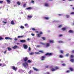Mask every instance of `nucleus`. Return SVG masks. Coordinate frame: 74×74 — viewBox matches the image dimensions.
Masks as SVG:
<instances>
[{
  "instance_id": "nucleus-1",
  "label": "nucleus",
  "mask_w": 74,
  "mask_h": 74,
  "mask_svg": "<svg viewBox=\"0 0 74 74\" xmlns=\"http://www.w3.org/2000/svg\"><path fill=\"white\" fill-rule=\"evenodd\" d=\"M23 66L24 67H26L27 66H28V64L27 63V62H25V63H23Z\"/></svg>"
},
{
  "instance_id": "nucleus-2",
  "label": "nucleus",
  "mask_w": 74,
  "mask_h": 74,
  "mask_svg": "<svg viewBox=\"0 0 74 74\" xmlns=\"http://www.w3.org/2000/svg\"><path fill=\"white\" fill-rule=\"evenodd\" d=\"M45 55V56H52V53H47Z\"/></svg>"
},
{
  "instance_id": "nucleus-3",
  "label": "nucleus",
  "mask_w": 74,
  "mask_h": 74,
  "mask_svg": "<svg viewBox=\"0 0 74 74\" xmlns=\"http://www.w3.org/2000/svg\"><path fill=\"white\" fill-rule=\"evenodd\" d=\"M45 56H42L41 58V60H44L45 59Z\"/></svg>"
},
{
  "instance_id": "nucleus-4",
  "label": "nucleus",
  "mask_w": 74,
  "mask_h": 74,
  "mask_svg": "<svg viewBox=\"0 0 74 74\" xmlns=\"http://www.w3.org/2000/svg\"><path fill=\"white\" fill-rule=\"evenodd\" d=\"M5 40H12V38H11L9 37H5Z\"/></svg>"
},
{
  "instance_id": "nucleus-5",
  "label": "nucleus",
  "mask_w": 74,
  "mask_h": 74,
  "mask_svg": "<svg viewBox=\"0 0 74 74\" xmlns=\"http://www.w3.org/2000/svg\"><path fill=\"white\" fill-rule=\"evenodd\" d=\"M27 60H28V58H27V57L23 59V60L24 62H26V61Z\"/></svg>"
},
{
  "instance_id": "nucleus-6",
  "label": "nucleus",
  "mask_w": 74,
  "mask_h": 74,
  "mask_svg": "<svg viewBox=\"0 0 74 74\" xmlns=\"http://www.w3.org/2000/svg\"><path fill=\"white\" fill-rule=\"evenodd\" d=\"M50 46V44L49 43H47L46 44V47H49Z\"/></svg>"
},
{
  "instance_id": "nucleus-7",
  "label": "nucleus",
  "mask_w": 74,
  "mask_h": 74,
  "mask_svg": "<svg viewBox=\"0 0 74 74\" xmlns=\"http://www.w3.org/2000/svg\"><path fill=\"white\" fill-rule=\"evenodd\" d=\"M23 47L24 48V49H27V48H28V47L27 46V45H23Z\"/></svg>"
},
{
  "instance_id": "nucleus-8",
  "label": "nucleus",
  "mask_w": 74,
  "mask_h": 74,
  "mask_svg": "<svg viewBox=\"0 0 74 74\" xmlns=\"http://www.w3.org/2000/svg\"><path fill=\"white\" fill-rule=\"evenodd\" d=\"M13 49H16L17 48H19V47L16 45L14 46V47H12Z\"/></svg>"
},
{
  "instance_id": "nucleus-9",
  "label": "nucleus",
  "mask_w": 74,
  "mask_h": 74,
  "mask_svg": "<svg viewBox=\"0 0 74 74\" xmlns=\"http://www.w3.org/2000/svg\"><path fill=\"white\" fill-rule=\"evenodd\" d=\"M44 5L45 6H46V7H49V3H45L44 4Z\"/></svg>"
},
{
  "instance_id": "nucleus-10",
  "label": "nucleus",
  "mask_w": 74,
  "mask_h": 74,
  "mask_svg": "<svg viewBox=\"0 0 74 74\" xmlns=\"http://www.w3.org/2000/svg\"><path fill=\"white\" fill-rule=\"evenodd\" d=\"M33 69L34 70V71H38L39 70L38 69H37L34 67L33 68Z\"/></svg>"
},
{
  "instance_id": "nucleus-11",
  "label": "nucleus",
  "mask_w": 74,
  "mask_h": 74,
  "mask_svg": "<svg viewBox=\"0 0 74 74\" xmlns=\"http://www.w3.org/2000/svg\"><path fill=\"white\" fill-rule=\"evenodd\" d=\"M56 69L55 68H53L51 69V71H56Z\"/></svg>"
},
{
  "instance_id": "nucleus-12",
  "label": "nucleus",
  "mask_w": 74,
  "mask_h": 74,
  "mask_svg": "<svg viewBox=\"0 0 74 74\" xmlns=\"http://www.w3.org/2000/svg\"><path fill=\"white\" fill-rule=\"evenodd\" d=\"M69 70L71 71H74V69H73V68L70 67L69 68Z\"/></svg>"
},
{
  "instance_id": "nucleus-13",
  "label": "nucleus",
  "mask_w": 74,
  "mask_h": 74,
  "mask_svg": "<svg viewBox=\"0 0 74 74\" xmlns=\"http://www.w3.org/2000/svg\"><path fill=\"white\" fill-rule=\"evenodd\" d=\"M20 42H26V40H20Z\"/></svg>"
},
{
  "instance_id": "nucleus-14",
  "label": "nucleus",
  "mask_w": 74,
  "mask_h": 74,
  "mask_svg": "<svg viewBox=\"0 0 74 74\" xmlns=\"http://www.w3.org/2000/svg\"><path fill=\"white\" fill-rule=\"evenodd\" d=\"M44 18L46 19V20H49V17H45Z\"/></svg>"
},
{
  "instance_id": "nucleus-15",
  "label": "nucleus",
  "mask_w": 74,
  "mask_h": 74,
  "mask_svg": "<svg viewBox=\"0 0 74 74\" xmlns=\"http://www.w3.org/2000/svg\"><path fill=\"white\" fill-rule=\"evenodd\" d=\"M12 69L13 70H15V71H16V68L15 67V66H12Z\"/></svg>"
},
{
  "instance_id": "nucleus-16",
  "label": "nucleus",
  "mask_w": 74,
  "mask_h": 74,
  "mask_svg": "<svg viewBox=\"0 0 74 74\" xmlns=\"http://www.w3.org/2000/svg\"><path fill=\"white\" fill-rule=\"evenodd\" d=\"M17 4L18 5H21V2L19 1H17Z\"/></svg>"
},
{
  "instance_id": "nucleus-17",
  "label": "nucleus",
  "mask_w": 74,
  "mask_h": 74,
  "mask_svg": "<svg viewBox=\"0 0 74 74\" xmlns=\"http://www.w3.org/2000/svg\"><path fill=\"white\" fill-rule=\"evenodd\" d=\"M69 32V33H74V31L72 30H70Z\"/></svg>"
},
{
  "instance_id": "nucleus-18",
  "label": "nucleus",
  "mask_w": 74,
  "mask_h": 74,
  "mask_svg": "<svg viewBox=\"0 0 74 74\" xmlns=\"http://www.w3.org/2000/svg\"><path fill=\"white\" fill-rule=\"evenodd\" d=\"M11 24L12 25H14L15 24V23H14V22L13 21H12L11 23Z\"/></svg>"
},
{
  "instance_id": "nucleus-19",
  "label": "nucleus",
  "mask_w": 74,
  "mask_h": 74,
  "mask_svg": "<svg viewBox=\"0 0 74 74\" xmlns=\"http://www.w3.org/2000/svg\"><path fill=\"white\" fill-rule=\"evenodd\" d=\"M27 17L28 18H32V15H28L27 16Z\"/></svg>"
},
{
  "instance_id": "nucleus-20",
  "label": "nucleus",
  "mask_w": 74,
  "mask_h": 74,
  "mask_svg": "<svg viewBox=\"0 0 74 74\" xmlns=\"http://www.w3.org/2000/svg\"><path fill=\"white\" fill-rule=\"evenodd\" d=\"M66 30V28L65 27H63L62 28V30L63 31H64V30Z\"/></svg>"
},
{
  "instance_id": "nucleus-21",
  "label": "nucleus",
  "mask_w": 74,
  "mask_h": 74,
  "mask_svg": "<svg viewBox=\"0 0 74 74\" xmlns=\"http://www.w3.org/2000/svg\"><path fill=\"white\" fill-rule=\"evenodd\" d=\"M63 56L62 55H60L59 56V57L60 58H64Z\"/></svg>"
},
{
  "instance_id": "nucleus-22",
  "label": "nucleus",
  "mask_w": 74,
  "mask_h": 74,
  "mask_svg": "<svg viewBox=\"0 0 74 74\" xmlns=\"http://www.w3.org/2000/svg\"><path fill=\"white\" fill-rule=\"evenodd\" d=\"M39 52H40L41 53H44V51H42V50H40L39 51Z\"/></svg>"
},
{
  "instance_id": "nucleus-23",
  "label": "nucleus",
  "mask_w": 74,
  "mask_h": 74,
  "mask_svg": "<svg viewBox=\"0 0 74 74\" xmlns=\"http://www.w3.org/2000/svg\"><path fill=\"white\" fill-rule=\"evenodd\" d=\"M49 42H51V43H53V42H54V41H53V40H50L49 41Z\"/></svg>"
},
{
  "instance_id": "nucleus-24",
  "label": "nucleus",
  "mask_w": 74,
  "mask_h": 74,
  "mask_svg": "<svg viewBox=\"0 0 74 74\" xmlns=\"http://www.w3.org/2000/svg\"><path fill=\"white\" fill-rule=\"evenodd\" d=\"M8 51H11V50H12V49L11 48H10V47H8Z\"/></svg>"
},
{
  "instance_id": "nucleus-25",
  "label": "nucleus",
  "mask_w": 74,
  "mask_h": 74,
  "mask_svg": "<svg viewBox=\"0 0 74 74\" xmlns=\"http://www.w3.org/2000/svg\"><path fill=\"white\" fill-rule=\"evenodd\" d=\"M27 63H32V61L30 60H28L27 62Z\"/></svg>"
},
{
  "instance_id": "nucleus-26",
  "label": "nucleus",
  "mask_w": 74,
  "mask_h": 74,
  "mask_svg": "<svg viewBox=\"0 0 74 74\" xmlns=\"http://www.w3.org/2000/svg\"><path fill=\"white\" fill-rule=\"evenodd\" d=\"M40 35V34H37V37H41V35Z\"/></svg>"
},
{
  "instance_id": "nucleus-27",
  "label": "nucleus",
  "mask_w": 74,
  "mask_h": 74,
  "mask_svg": "<svg viewBox=\"0 0 74 74\" xmlns=\"http://www.w3.org/2000/svg\"><path fill=\"white\" fill-rule=\"evenodd\" d=\"M32 72H33V71H32V70H30L28 73H29V74H31Z\"/></svg>"
},
{
  "instance_id": "nucleus-28",
  "label": "nucleus",
  "mask_w": 74,
  "mask_h": 74,
  "mask_svg": "<svg viewBox=\"0 0 74 74\" xmlns=\"http://www.w3.org/2000/svg\"><path fill=\"white\" fill-rule=\"evenodd\" d=\"M20 28H21V29H24L25 28V27H24L22 26H21V27H20Z\"/></svg>"
},
{
  "instance_id": "nucleus-29",
  "label": "nucleus",
  "mask_w": 74,
  "mask_h": 74,
  "mask_svg": "<svg viewBox=\"0 0 74 74\" xmlns=\"http://www.w3.org/2000/svg\"><path fill=\"white\" fill-rule=\"evenodd\" d=\"M23 37V36H18V38H21L22 37Z\"/></svg>"
},
{
  "instance_id": "nucleus-30",
  "label": "nucleus",
  "mask_w": 74,
  "mask_h": 74,
  "mask_svg": "<svg viewBox=\"0 0 74 74\" xmlns=\"http://www.w3.org/2000/svg\"><path fill=\"white\" fill-rule=\"evenodd\" d=\"M32 30H33V31H35L36 30H37V29H36L34 28H32Z\"/></svg>"
},
{
  "instance_id": "nucleus-31",
  "label": "nucleus",
  "mask_w": 74,
  "mask_h": 74,
  "mask_svg": "<svg viewBox=\"0 0 74 74\" xmlns=\"http://www.w3.org/2000/svg\"><path fill=\"white\" fill-rule=\"evenodd\" d=\"M63 51L62 50H61L60 51V52L61 53H63Z\"/></svg>"
},
{
  "instance_id": "nucleus-32",
  "label": "nucleus",
  "mask_w": 74,
  "mask_h": 74,
  "mask_svg": "<svg viewBox=\"0 0 74 74\" xmlns=\"http://www.w3.org/2000/svg\"><path fill=\"white\" fill-rule=\"evenodd\" d=\"M58 42L59 43H63V41H58Z\"/></svg>"
},
{
  "instance_id": "nucleus-33",
  "label": "nucleus",
  "mask_w": 74,
  "mask_h": 74,
  "mask_svg": "<svg viewBox=\"0 0 74 74\" xmlns=\"http://www.w3.org/2000/svg\"><path fill=\"white\" fill-rule=\"evenodd\" d=\"M32 8L29 7L26 8L27 10H30V9H32Z\"/></svg>"
},
{
  "instance_id": "nucleus-34",
  "label": "nucleus",
  "mask_w": 74,
  "mask_h": 74,
  "mask_svg": "<svg viewBox=\"0 0 74 74\" xmlns=\"http://www.w3.org/2000/svg\"><path fill=\"white\" fill-rule=\"evenodd\" d=\"M66 18H69V17H70V16H69V15H66Z\"/></svg>"
},
{
  "instance_id": "nucleus-35",
  "label": "nucleus",
  "mask_w": 74,
  "mask_h": 74,
  "mask_svg": "<svg viewBox=\"0 0 74 74\" xmlns=\"http://www.w3.org/2000/svg\"><path fill=\"white\" fill-rule=\"evenodd\" d=\"M59 69V68L58 66H56V67L55 69H56V70H58V69Z\"/></svg>"
},
{
  "instance_id": "nucleus-36",
  "label": "nucleus",
  "mask_w": 74,
  "mask_h": 74,
  "mask_svg": "<svg viewBox=\"0 0 74 74\" xmlns=\"http://www.w3.org/2000/svg\"><path fill=\"white\" fill-rule=\"evenodd\" d=\"M6 1L8 3H10V0H6Z\"/></svg>"
},
{
  "instance_id": "nucleus-37",
  "label": "nucleus",
  "mask_w": 74,
  "mask_h": 74,
  "mask_svg": "<svg viewBox=\"0 0 74 74\" xmlns=\"http://www.w3.org/2000/svg\"><path fill=\"white\" fill-rule=\"evenodd\" d=\"M33 54H34V53L33 52L29 53V55H33Z\"/></svg>"
},
{
  "instance_id": "nucleus-38",
  "label": "nucleus",
  "mask_w": 74,
  "mask_h": 74,
  "mask_svg": "<svg viewBox=\"0 0 74 74\" xmlns=\"http://www.w3.org/2000/svg\"><path fill=\"white\" fill-rule=\"evenodd\" d=\"M42 39H43V40H45V37H42Z\"/></svg>"
},
{
  "instance_id": "nucleus-39",
  "label": "nucleus",
  "mask_w": 74,
  "mask_h": 74,
  "mask_svg": "<svg viewBox=\"0 0 74 74\" xmlns=\"http://www.w3.org/2000/svg\"><path fill=\"white\" fill-rule=\"evenodd\" d=\"M3 40V38L1 37V36H0V40Z\"/></svg>"
},
{
  "instance_id": "nucleus-40",
  "label": "nucleus",
  "mask_w": 74,
  "mask_h": 74,
  "mask_svg": "<svg viewBox=\"0 0 74 74\" xmlns=\"http://www.w3.org/2000/svg\"><path fill=\"white\" fill-rule=\"evenodd\" d=\"M71 62H73L74 61V59H71Z\"/></svg>"
},
{
  "instance_id": "nucleus-41",
  "label": "nucleus",
  "mask_w": 74,
  "mask_h": 74,
  "mask_svg": "<svg viewBox=\"0 0 74 74\" xmlns=\"http://www.w3.org/2000/svg\"><path fill=\"white\" fill-rule=\"evenodd\" d=\"M74 56L73 55H71V58H74Z\"/></svg>"
},
{
  "instance_id": "nucleus-42",
  "label": "nucleus",
  "mask_w": 74,
  "mask_h": 74,
  "mask_svg": "<svg viewBox=\"0 0 74 74\" xmlns=\"http://www.w3.org/2000/svg\"><path fill=\"white\" fill-rule=\"evenodd\" d=\"M69 56V53H67L66 54V56L68 57Z\"/></svg>"
},
{
  "instance_id": "nucleus-43",
  "label": "nucleus",
  "mask_w": 74,
  "mask_h": 74,
  "mask_svg": "<svg viewBox=\"0 0 74 74\" xmlns=\"http://www.w3.org/2000/svg\"><path fill=\"white\" fill-rule=\"evenodd\" d=\"M28 51H31V48H30V47H29L28 49Z\"/></svg>"
},
{
  "instance_id": "nucleus-44",
  "label": "nucleus",
  "mask_w": 74,
  "mask_h": 74,
  "mask_svg": "<svg viewBox=\"0 0 74 74\" xmlns=\"http://www.w3.org/2000/svg\"><path fill=\"white\" fill-rule=\"evenodd\" d=\"M70 71L69 70H68L66 71V73H70Z\"/></svg>"
},
{
  "instance_id": "nucleus-45",
  "label": "nucleus",
  "mask_w": 74,
  "mask_h": 74,
  "mask_svg": "<svg viewBox=\"0 0 74 74\" xmlns=\"http://www.w3.org/2000/svg\"><path fill=\"white\" fill-rule=\"evenodd\" d=\"M71 14H72V15L74 14V12H72L70 13Z\"/></svg>"
},
{
  "instance_id": "nucleus-46",
  "label": "nucleus",
  "mask_w": 74,
  "mask_h": 74,
  "mask_svg": "<svg viewBox=\"0 0 74 74\" xmlns=\"http://www.w3.org/2000/svg\"><path fill=\"white\" fill-rule=\"evenodd\" d=\"M3 23H4L5 24H6L7 23V22H4V21H3Z\"/></svg>"
},
{
  "instance_id": "nucleus-47",
  "label": "nucleus",
  "mask_w": 74,
  "mask_h": 74,
  "mask_svg": "<svg viewBox=\"0 0 74 74\" xmlns=\"http://www.w3.org/2000/svg\"><path fill=\"white\" fill-rule=\"evenodd\" d=\"M62 66H66V64H62Z\"/></svg>"
},
{
  "instance_id": "nucleus-48",
  "label": "nucleus",
  "mask_w": 74,
  "mask_h": 74,
  "mask_svg": "<svg viewBox=\"0 0 74 74\" xmlns=\"http://www.w3.org/2000/svg\"><path fill=\"white\" fill-rule=\"evenodd\" d=\"M31 35L32 36H34L35 35V34H34L32 33V34H31Z\"/></svg>"
},
{
  "instance_id": "nucleus-49",
  "label": "nucleus",
  "mask_w": 74,
  "mask_h": 74,
  "mask_svg": "<svg viewBox=\"0 0 74 74\" xmlns=\"http://www.w3.org/2000/svg\"><path fill=\"white\" fill-rule=\"evenodd\" d=\"M62 26V25H60L58 26L59 27H61Z\"/></svg>"
},
{
  "instance_id": "nucleus-50",
  "label": "nucleus",
  "mask_w": 74,
  "mask_h": 74,
  "mask_svg": "<svg viewBox=\"0 0 74 74\" xmlns=\"http://www.w3.org/2000/svg\"><path fill=\"white\" fill-rule=\"evenodd\" d=\"M3 3V1H0V3H1V4H2V3Z\"/></svg>"
},
{
  "instance_id": "nucleus-51",
  "label": "nucleus",
  "mask_w": 74,
  "mask_h": 74,
  "mask_svg": "<svg viewBox=\"0 0 74 74\" xmlns=\"http://www.w3.org/2000/svg\"><path fill=\"white\" fill-rule=\"evenodd\" d=\"M40 33L39 34L40 35L41 34H43V33L42 32H40Z\"/></svg>"
},
{
  "instance_id": "nucleus-52",
  "label": "nucleus",
  "mask_w": 74,
  "mask_h": 74,
  "mask_svg": "<svg viewBox=\"0 0 74 74\" xmlns=\"http://www.w3.org/2000/svg\"><path fill=\"white\" fill-rule=\"evenodd\" d=\"M26 4H24L23 5V7H26Z\"/></svg>"
},
{
  "instance_id": "nucleus-53",
  "label": "nucleus",
  "mask_w": 74,
  "mask_h": 74,
  "mask_svg": "<svg viewBox=\"0 0 74 74\" xmlns=\"http://www.w3.org/2000/svg\"><path fill=\"white\" fill-rule=\"evenodd\" d=\"M28 25V24H27V23L25 24V26H27Z\"/></svg>"
},
{
  "instance_id": "nucleus-54",
  "label": "nucleus",
  "mask_w": 74,
  "mask_h": 74,
  "mask_svg": "<svg viewBox=\"0 0 74 74\" xmlns=\"http://www.w3.org/2000/svg\"><path fill=\"white\" fill-rule=\"evenodd\" d=\"M36 54H38V55H40V53L39 52H36Z\"/></svg>"
},
{
  "instance_id": "nucleus-55",
  "label": "nucleus",
  "mask_w": 74,
  "mask_h": 74,
  "mask_svg": "<svg viewBox=\"0 0 74 74\" xmlns=\"http://www.w3.org/2000/svg\"><path fill=\"white\" fill-rule=\"evenodd\" d=\"M6 52H7V50H5L4 52V54H5L6 53Z\"/></svg>"
},
{
  "instance_id": "nucleus-56",
  "label": "nucleus",
  "mask_w": 74,
  "mask_h": 74,
  "mask_svg": "<svg viewBox=\"0 0 74 74\" xmlns=\"http://www.w3.org/2000/svg\"><path fill=\"white\" fill-rule=\"evenodd\" d=\"M31 2L32 3H34V1L32 0L31 1Z\"/></svg>"
},
{
  "instance_id": "nucleus-57",
  "label": "nucleus",
  "mask_w": 74,
  "mask_h": 74,
  "mask_svg": "<svg viewBox=\"0 0 74 74\" xmlns=\"http://www.w3.org/2000/svg\"><path fill=\"white\" fill-rule=\"evenodd\" d=\"M62 36H63L62 35L60 34L59 35V37H62Z\"/></svg>"
},
{
  "instance_id": "nucleus-58",
  "label": "nucleus",
  "mask_w": 74,
  "mask_h": 74,
  "mask_svg": "<svg viewBox=\"0 0 74 74\" xmlns=\"http://www.w3.org/2000/svg\"><path fill=\"white\" fill-rule=\"evenodd\" d=\"M47 68H48V66H46L45 69H47Z\"/></svg>"
},
{
  "instance_id": "nucleus-59",
  "label": "nucleus",
  "mask_w": 74,
  "mask_h": 74,
  "mask_svg": "<svg viewBox=\"0 0 74 74\" xmlns=\"http://www.w3.org/2000/svg\"><path fill=\"white\" fill-rule=\"evenodd\" d=\"M18 39L16 38L14 39V40H15V41H16Z\"/></svg>"
},
{
  "instance_id": "nucleus-60",
  "label": "nucleus",
  "mask_w": 74,
  "mask_h": 74,
  "mask_svg": "<svg viewBox=\"0 0 74 74\" xmlns=\"http://www.w3.org/2000/svg\"><path fill=\"white\" fill-rule=\"evenodd\" d=\"M41 44H42V45H44V43H41Z\"/></svg>"
},
{
  "instance_id": "nucleus-61",
  "label": "nucleus",
  "mask_w": 74,
  "mask_h": 74,
  "mask_svg": "<svg viewBox=\"0 0 74 74\" xmlns=\"http://www.w3.org/2000/svg\"><path fill=\"white\" fill-rule=\"evenodd\" d=\"M36 33H38V31H36Z\"/></svg>"
},
{
  "instance_id": "nucleus-62",
  "label": "nucleus",
  "mask_w": 74,
  "mask_h": 74,
  "mask_svg": "<svg viewBox=\"0 0 74 74\" xmlns=\"http://www.w3.org/2000/svg\"><path fill=\"white\" fill-rule=\"evenodd\" d=\"M72 53H74V50L72 51Z\"/></svg>"
},
{
  "instance_id": "nucleus-63",
  "label": "nucleus",
  "mask_w": 74,
  "mask_h": 74,
  "mask_svg": "<svg viewBox=\"0 0 74 74\" xmlns=\"http://www.w3.org/2000/svg\"><path fill=\"white\" fill-rule=\"evenodd\" d=\"M27 40L28 41H29V40H30V39L28 38L27 39Z\"/></svg>"
},
{
  "instance_id": "nucleus-64",
  "label": "nucleus",
  "mask_w": 74,
  "mask_h": 74,
  "mask_svg": "<svg viewBox=\"0 0 74 74\" xmlns=\"http://www.w3.org/2000/svg\"><path fill=\"white\" fill-rule=\"evenodd\" d=\"M47 74H50V73H47Z\"/></svg>"
}]
</instances>
